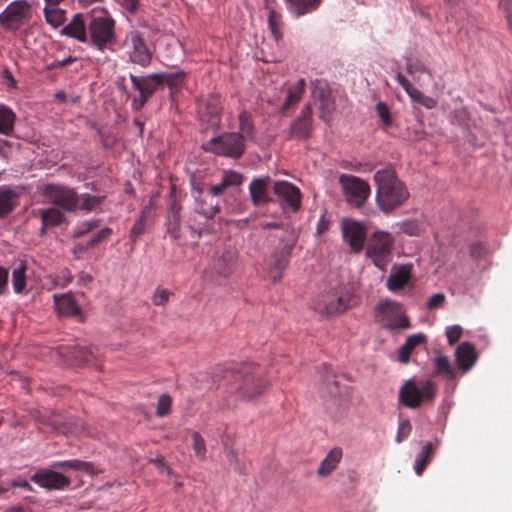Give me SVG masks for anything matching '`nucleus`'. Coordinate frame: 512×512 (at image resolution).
<instances>
[{
  "instance_id": "f257e3e1",
  "label": "nucleus",
  "mask_w": 512,
  "mask_h": 512,
  "mask_svg": "<svg viewBox=\"0 0 512 512\" xmlns=\"http://www.w3.org/2000/svg\"><path fill=\"white\" fill-rule=\"evenodd\" d=\"M374 181L377 185L376 204L385 214L402 206L410 196L407 186L397 177L392 167L376 171Z\"/></svg>"
},
{
  "instance_id": "f03ea898",
  "label": "nucleus",
  "mask_w": 512,
  "mask_h": 512,
  "mask_svg": "<svg viewBox=\"0 0 512 512\" xmlns=\"http://www.w3.org/2000/svg\"><path fill=\"white\" fill-rule=\"evenodd\" d=\"M436 384L432 380L408 379L399 389V401L404 406L416 409L430 404L436 396Z\"/></svg>"
},
{
  "instance_id": "7ed1b4c3",
  "label": "nucleus",
  "mask_w": 512,
  "mask_h": 512,
  "mask_svg": "<svg viewBox=\"0 0 512 512\" xmlns=\"http://www.w3.org/2000/svg\"><path fill=\"white\" fill-rule=\"evenodd\" d=\"M88 37L91 44L98 50L104 51L113 44L116 38L115 20L108 12L102 15L90 17L88 20Z\"/></svg>"
},
{
  "instance_id": "20e7f679",
  "label": "nucleus",
  "mask_w": 512,
  "mask_h": 512,
  "mask_svg": "<svg viewBox=\"0 0 512 512\" xmlns=\"http://www.w3.org/2000/svg\"><path fill=\"white\" fill-rule=\"evenodd\" d=\"M204 149L219 156L238 159L244 154L245 142L239 133L227 132L211 138Z\"/></svg>"
},
{
  "instance_id": "39448f33",
  "label": "nucleus",
  "mask_w": 512,
  "mask_h": 512,
  "mask_svg": "<svg viewBox=\"0 0 512 512\" xmlns=\"http://www.w3.org/2000/svg\"><path fill=\"white\" fill-rule=\"evenodd\" d=\"M339 184L346 202L359 208L365 204L370 196V185L365 180L350 174H341Z\"/></svg>"
},
{
  "instance_id": "423d86ee",
  "label": "nucleus",
  "mask_w": 512,
  "mask_h": 512,
  "mask_svg": "<svg viewBox=\"0 0 512 512\" xmlns=\"http://www.w3.org/2000/svg\"><path fill=\"white\" fill-rule=\"evenodd\" d=\"M376 311L379 321L386 329H407L410 325L402 305L396 301H382L377 305Z\"/></svg>"
},
{
  "instance_id": "0eeeda50",
  "label": "nucleus",
  "mask_w": 512,
  "mask_h": 512,
  "mask_svg": "<svg viewBox=\"0 0 512 512\" xmlns=\"http://www.w3.org/2000/svg\"><path fill=\"white\" fill-rule=\"evenodd\" d=\"M353 299L342 291H329L318 296L313 302L315 311L322 315H332L347 310Z\"/></svg>"
},
{
  "instance_id": "6e6552de",
  "label": "nucleus",
  "mask_w": 512,
  "mask_h": 512,
  "mask_svg": "<svg viewBox=\"0 0 512 512\" xmlns=\"http://www.w3.org/2000/svg\"><path fill=\"white\" fill-rule=\"evenodd\" d=\"M31 4L27 0H14L0 13V25L16 31L31 17Z\"/></svg>"
},
{
  "instance_id": "1a4fd4ad",
  "label": "nucleus",
  "mask_w": 512,
  "mask_h": 512,
  "mask_svg": "<svg viewBox=\"0 0 512 512\" xmlns=\"http://www.w3.org/2000/svg\"><path fill=\"white\" fill-rule=\"evenodd\" d=\"M43 194L57 208L64 212H73L78 209L79 195L71 188L56 184H47Z\"/></svg>"
},
{
  "instance_id": "9d476101",
  "label": "nucleus",
  "mask_w": 512,
  "mask_h": 512,
  "mask_svg": "<svg viewBox=\"0 0 512 512\" xmlns=\"http://www.w3.org/2000/svg\"><path fill=\"white\" fill-rule=\"evenodd\" d=\"M123 44L132 63L143 67L150 64L152 52L139 31L134 29L129 31L125 36Z\"/></svg>"
},
{
  "instance_id": "9b49d317",
  "label": "nucleus",
  "mask_w": 512,
  "mask_h": 512,
  "mask_svg": "<svg viewBox=\"0 0 512 512\" xmlns=\"http://www.w3.org/2000/svg\"><path fill=\"white\" fill-rule=\"evenodd\" d=\"M392 236L387 232H375L366 248V255L373 260L378 268L385 266V259L391 252Z\"/></svg>"
},
{
  "instance_id": "f8f14e48",
  "label": "nucleus",
  "mask_w": 512,
  "mask_h": 512,
  "mask_svg": "<svg viewBox=\"0 0 512 512\" xmlns=\"http://www.w3.org/2000/svg\"><path fill=\"white\" fill-rule=\"evenodd\" d=\"M295 242V234L289 232L287 239L281 242L279 249L272 255L269 263V274L273 281H278L282 277L283 271L288 266L289 257Z\"/></svg>"
},
{
  "instance_id": "ddd939ff",
  "label": "nucleus",
  "mask_w": 512,
  "mask_h": 512,
  "mask_svg": "<svg viewBox=\"0 0 512 512\" xmlns=\"http://www.w3.org/2000/svg\"><path fill=\"white\" fill-rule=\"evenodd\" d=\"M161 77L162 76L157 73L145 77L130 75L133 88L140 93L139 99L134 98L132 100V107L135 110H140L147 102L148 98L154 94L157 87L161 85Z\"/></svg>"
},
{
  "instance_id": "4468645a",
  "label": "nucleus",
  "mask_w": 512,
  "mask_h": 512,
  "mask_svg": "<svg viewBox=\"0 0 512 512\" xmlns=\"http://www.w3.org/2000/svg\"><path fill=\"white\" fill-rule=\"evenodd\" d=\"M31 481L47 490H63L69 487L71 480L69 477L58 472L57 469L41 468L37 470L32 476Z\"/></svg>"
},
{
  "instance_id": "2eb2a0df",
  "label": "nucleus",
  "mask_w": 512,
  "mask_h": 512,
  "mask_svg": "<svg viewBox=\"0 0 512 512\" xmlns=\"http://www.w3.org/2000/svg\"><path fill=\"white\" fill-rule=\"evenodd\" d=\"M274 194L284 207L292 211H298L301 205V192L298 187L288 181H275L273 184Z\"/></svg>"
},
{
  "instance_id": "dca6fc26",
  "label": "nucleus",
  "mask_w": 512,
  "mask_h": 512,
  "mask_svg": "<svg viewBox=\"0 0 512 512\" xmlns=\"http://www.w3.org/2000/svg\"><path fill=\"white\" fill-rule=\"evenodd\" d=\"M313 131L312 107L304 105L299 116L295 118L289 127V135L296 139H307Z\"/></svg>"
},
{
  "instance_id": "f3484780",
  "label": "nucleus",
  "mask_w": 512,
  "mask_h": 512,
  "mask_svg": "<svg viewBox=\"0 0 512 512\" xmlns=\"http://www.w3.org/2000/svg\"><path fill=\"white\" fill-rule=\"evenodd\" d=\"M341 228L343 238L351 249L356 253L360 252L364 246L366 235L365 227L355 220L346 219L343 220Z\"/></svg>"
},
{
  "instance_id": "a211bd4d",
  "label": "nucleus",
  "mask_w": 512,
  "mask_h": 512,
  "mask_svg": "<svg viewBox=\"0 0 512 512\" xmlns=\"http://www.w3.org/2000/svg\"><path fill=\"white\" fill-rule=\"evenodd\" d=\"M250 370L251 368L245 367L242 371L244 377V383L241 387L242 395L248 400L261 395L267 388V383L264 381L262 374L258 370Z\"/></svg>"
},
{
  "instance_id": "6ab92c4d",
  "label": "nucleus",
  "mask_w": 512,
  "mask_h": 512,
  "mask_svg": "<svg viewBox=\"0 0 512 512\" xmlns=\"http://www.w3.org/2000/svg\"><path fill=\"white\" fill-rule=\"evenodd\" d=\"M86 17H89V15L76 13L69 23L61 29V35L73 38L81 43H87L89 41V37L88 21Z\"/></svg>"
},
{
  "instance_id": "aec40b11",
  "label": "nucleus",
  "mask_w": 512,
  "mask_h": 512,
  "mask_svg": "<svg viewBox=\"0 0 512 512\" xmlns=\"http://www.w3.org/2000/svg\"><path fill=\"white\" fill-rule=\"evenodd\" d=\"M270 177H259L252 180L249 193L254 205L266 204L272 201L269 195Z\"/></svg>"
},
{
  "instance_id": "412c9836",
  "label": "nucleus",
  "mask_w": 512,
  "mask_h": 512,
  "mask_svg": "<svg viewBox=\"0 0 512 512\" xmlns=\"http://www.w3.org/2000/svg\"><path fill=\"white\" fill-rule=\"evenodd\" d=\"M165 233L170 237L172 241H177L181 239L182 226H181V215H180V207L176 202H173L168 211L165 221Z\"/></svg>"
},
{
  "instance_id": "4be33fe9",
  "label": "nucleus",
  "mask_w": 512,
  "mask_h": 512,
  "mask_svg": "<svg viewBox=\"0 0 512 512\" xmlns=\"http://www.w3.org/2000/svg\"><path fill=\"white\" fill-rule=\"evenodd\" d=\"M411 266L400 265L395 267L386 279V287L391 292H398L410 281Z\"/></svg>"
},
{
  "instance_id": "5701e85b",
  "label": "nucleus",
  "mask_w": 512,
  "mask_h": 512,
  "mask_svg": "<svg viewBox=\"0 0 512 512\" xmlns=\"http://www.w3.org/2000/svg\"><path fill=\"white\" fill-rule=\"evenodd\" d=\"M56 310L60 315L68 317H81V309L74 299L73 294H54L53 295Z\"/></svg>"
},
{
  "instance_id": "b1692460",
  "label": "nucleus",
  "mask_w": 512,
  "mask_h": 512,
  "mask_svg": "<svg viewBox=\"0 0 512 512\" xmlns=\"http://www.w3.org/2000/svg\"><path fill=\"white\" fill-rule=\"evenodd\" d=\"M42 226L40 228V234L44 235L47 228L61 225L66 221L64 211L55 207L54 205L48 208L39 210Z\"/></svg>"
},
{
  "instance_id": "393cba45",
  "label": "nucleus",
  "mask_w": 512,
  "mask_h": 512,
  "mask_svg": "<svg viewBox=\"0 0 512 512\" xmlns=\"http://www.w3.org/2000/svg\"><path fill=\"white\" fill-rule=\"evenodd\" d=\"M458 367L465 373L469 371L477 360L475 347L469 342L461 343L455 351Z\"/></svg>"
},
{
  "instance_id": "a878e982",
  "label": "nucleus",
  "mask_w": 512,
  "mask_h": 512,
  "mask_svg": "<svg viewBox=\"0 0 512 512\" xmlns=\"http://www.w3.org/2000/svg\"><path fill=\"white\" fill-rule=\"evenodd\" d=\"M50 424L54 430L63 434L80 435L84 432L82 421L73 417L62 419L61 417L56 416L52 419Z\"/></svg>"
},
{
  "instance_id": "bb28decb",
  "label": "nucleus",
  "mask_w": 512,
  "mask_h": 512,
  "mask_svg": "<svg viewBox=\"0 0 512 512\" xmlns=\"http://www.w3.org/2000/svg\"><path fill=\"white\" fill-rule=\"evenodd\" d=\"M52 468L57 470H73L82 471L89 475L99 473V469L91 462L81 461L79 459H70L64 461H56L52 463Z\"/></svg>"
},
{
  "instance_id": "cd10ccee",
  "label": "nucleus",
  "mask_w": 512,
  "mask_h": 512,
  "mask_svg": "<svg viewBox=\"0 0 512 512\" xmlns=\"http://www.w3.org/2000/svg\"><path fill=\"white\" fill-rule=\"evenodd\" d=\"M343 456L340 447L332 448L321 461L317 473L322 477L330 475L338 466Z\"/></svg>"
},
{
  "instance_id": "c85d7f7f",
  "label": "nucleus",
  "mask_w": 512,
  "mask_h": 512,
  "mask_svg": "<svg viewBox=\"0 0 512 512\" xmlns=\"http://www.w3.org/2000/svg\"><path fill=\"white\" fill-rule=\"evenodd\" d=\"M155 209L154 202L150 200L149 204L146 205L139 217L132 226L130 230V239L134 243L137 238L145 233L146 231V223L148 220L152 219L154 214L153 211Z\"/></svg>"
},
{
  "instance_id": "c756f323",
  "label": "nucleus",
  "mask_w": 512,
  "mask_h": 512,
  "mask_svg": "<svg viewBox=\"0 0 512 512\" xmlns=\"http://www.w3.org/2000/svg\"><path fill=\"white\" fill-rule=\"evenodd\" d=\"M322 0H284L287 9L296 17L316 11Z\"/></svg>"
},
{
  "instance_id": "7c9ffc66",
  "label": "nucleus",
  "mask_w": 512,
  "mask_h": 512,
  "mask_svg": "<svg viewBox=\"0 0 512 512\" xmlns=\"http://www.w3.org/2000/svg\"><path fill=\"white\" fill-rule=\"evenodd\" d=\"M243 182V175L236 171L224 172L219 184L210 187L209 191L213 196H219L224 193L228 187L239 186Z\"/></svg>"
},
{
  "instance_id": "2f4dec72",
  "label": "nucleus",
  "mask_w": 512,
  "mask_h": 512,
  "mask_svg": "<svg viewBox=\"0 0 512 512\" xmlns=\"http://www.w3.org/2000/svg\"><path fill=\"white\" fill-rule=\"evenodd\" d=\"M424 342L425 336L423 334H414L407 337L405 343L399 348V361L407 364L413 349Z\"/></svg>"
},
{
  "instance_id": "473e14b6",
  "label": "nucleus",
  "mask_w": 512,
  "mask_h": 512,
  "mask_svg": "<svg viewBox=\"0 0 512 512\" xmlns=\"http://www.w3.org/2000/svg\"><path fill=\"white\" fill-rule=\"evenodd\" d=\"M305 90V80L299 79L298 82L290 87L287 92V96L285 98L283 104V110L289 109L291 106H294L299 102Z\"/></svg>"
},
{
  "instance_id": "72a5a7b5",
  "label": "nucleus",
  "mask_w": 512,
  "mask_h": 512,
  "mask_svg": "<svg viewBox=\"0 0 512 512\" xmlns=\"http://www.w3.org/2000/svg\"><path fill=\"white\" fill-rule=\"evenodd\" d=\"M433 366L436 374H444L452 379L456 376V369L451 365L449 358L439 354L433 359Z\"/></svg>"
},
{
  "instance_id": "f704fd0d",
  "label": "nucleus",
  "mask_w": 512,
  "mask_h": 512,
  "mask_svg": "<svg viewBox=\"0 0 512 512\" xmlns=\"http://www.w3.org/2000/svg\"><path fill=\"white\" fill-rule=\"evenodd\" d=\"M433 446L431 442H427L421 449V451L416 456L415 462H414V470L415 473L420 476L422 475L423 471L425 470L428 462L431 459Z\"/></svg>"
},
{
  "instance_id": "c9c22d12",
  "label": "nucleus",
  "mask_w": 512,
  "mask_h": 512,
  "mask_svg": "<svg viewBox=\"0 0 512 512\" xmlns=\"http://www.w3.org/2000/svg\"><path fill=\"white\" fill-rule=\"evenodd\" d=\"M335 110V103L329 93L324 90L320 91V119L329 122L332 118V113Z\"/></svg>"
},
{
  "instance_id": "e433bc0d",
  "label": "nucleus",
  "mask_w": 512,
  "mask_h": 512,
  "mask_svg": "<svg viewBox=\"0 0 512 512\" xmlns=\"http://www.w3.org/2000/svg\"><path fill=\"white\" fill-rule=\"evenodd\" d=\"M282 15L273 8H268V27L276 40L282 38Z\"/></svg>"
},
{
  "instance_id": "4c0bfd02",
  "label": "nucleus",
  "mask_w": 512,
  "mask_h": 512,
  "mask_svg": "<svg viewBox=\"0 0 512 512\" xmlns=\"http://www.w3.org/2000/svg\"><path fill=\"white\" fill-rule=\"evenodd\" d=\"M43 12L46 22L54 28L61 26L65 21L66 11L64 9L45 6Z\"/></svg>"
},
{
  "instance_id": "58836bf2",
  "label": "nucleus",
  "mask_w": 512,
  "mask_h": 512,
  "mask_svg": "<svg viewBox=\"0 0 512 512\" xmlns=\"http://www.w3.org/2000/svg\"><path fill=\"white\" fill-rule=\"evenodd\" d=\"M103 196L90 195L88 193L79 195L78 209L90 212L96 210L103 202Z\"/></svg>"
},
{
  "instance_id": "ea45409f",
  "label": "nucleus",
  "mask_w": 512,
  "mask_h": 512,
  "mask_svg": "<svg viewBox=\"0 0 512 512\" xmlns=\"http://www.w3.org/2000/svg\"><path fill=\"white\" fill-rule=\"evenodd\" d=\"M15 114L5 106H0V134L8 135L13 130Z\"/></svg>"
},
{
  "instance_id": "a19ab883",
  "label": "nucleus",
  "mask_w": 512,
  "mask_h": 512,
  "mask_svg": "<svg viewBox=\"0 0 512 512\" xmlns=\"http://www.w3.org/2000/svg\"><path fill=\"white\" fill-rule=\"evenodd\" d=\"M26 264L24 262H20L19 266L14 268L12 272V285L13 289L16 293H21L26 285Z\"/></svg>"
},
{
  "instance_id": "79ce46f5",
  "label": "nucleus",
  "mask_w": 512,
  "mask_h": 512,
  "mask_svg": "<svg viewBox=\"0 0 512 512\" xmlns=\"http://www.w3.org/2000/svg\"><path fill=\"white\" fill-rule=\"evenodd\" d=\"M14 192L10 189L0 190V218L8 215L14 209Z\"/></svg>"
},
{
  "instance_id": "37998d69",
  "label": "nucleus",
  "mask_w": 512,
  "mask_h": 512,
  "mask_svg": "<svg viewBox=\"0 0 512 512\" xmlns=\"http://www.w3.org/2000/svg\"><path fill=\"white\" fill-rule=\"evenodd\" d=\"M254 127L249 118V115L246 112H242L239 114V135L243 137L245 141L248 138L253 136Z\"/></svg>"
},
{
  "instance_id": "c03bdc74",
  "label": "nucleus",
  "mask_w": 512,
  "mask_h": 512,
  "mask_svg": "<svg viewBox=\"0 0 512 512\" xmlns=\"http://www.w3.org/2000/svg\"><path fill=\"white\" fill-rule=\"evenodd\" d=\"M192 448L195 453V456L199 460H204L206 458L205 440L198 432L192 433Z\"/></svg>"
},
{
  "instance_id": "a18cd8bd",
  "label": "nucleus",
  "mask_w": 512,
  "mask_h": 512,
  "mask_svg": "<svg viewBox=\"0 0 512 512\" xmlns=\"http://www.w3.org/2000/svg\"><path fill=\"white\" fill-rule=\"evenodd\" d=\"M406 71L414 79H418L420 74L429 73L426 66L419 60L407 59Z\"/></svg>"
},
{
  "instance_id": "49530a36",
  "label": "nucleus",
  "mask_w": 512,
  "mask_h": 512,
  "mask_svg": "<svg viewBox=\"0 0 512 512\" xmlns=\"http://www.w3.org/2000/svg\"><path fill=\"white\" fill-rule=\"evenodd\" d=\"M196 203L195 212L203 215L207 219H212L217 213L220 212V207L218 204L205 207L202 201L197 200Z\"/></svg>"
},
{
  "instance_id": "de8ad7c7",
  "label": "nucleus",
  "mask_w": 512,
  "mask_h": 512,
  "mask_svg": "<svg viewBox=\"0 0 512 512\" xmlns=\"http://www.w3.org/2000/svg\"><path fill=\"white\" fill-rule=\"evenodd\" d=\"M171 404L172 400L171 397L168 394H162L160 395L157 403V410L156 414L159 417L166 416L171 411Z\"/></svg>"
},
{
  "instance_id": "09e8293b",
  "label": "nucleus",
  "mask_w": 512,
  "mask_h": 512,
  "mask_svg": "<svg viewBox=\"0 0 512 512\" xmlns=\"http://www.w3.org/2000/svg\"><path fill=\"white\" fill-rule=\"evenodd\" d=\"M375 109H376V113H377L378 117L380 118L382 124L385 127L390 126L392 123V119H391L390 110H389V107L387 106V104L384 102H378L376 104Z\"/></svg>"
},
{
  "instance_id": "8fccbe9b",
  "label": "nucleus",
  "mask_w": 512,
  "mask_h": 512,
  "mask_svg": "<svg viewBox=\"0 0 512 512\" xmlns=\"http://www.w3.org/2000/svg\"><path fill=\"white\" fill-rule=\"evenodd\" d=\"M498 9L505 16L508 28L512 31V0H498Z\"/></svg>"
},
{
  "instance_id": "3c124183",
  "label": "nucleus",
  "mask_w": 512,
  "mask_h": 512,
  "mask_svg": "<svg viewBox=\"0 0 512 512\" xmlns=\"http://www.w3.org/2000/svg\"><path fill=\"white\" fill-rule=\"evenodd\" d=\"M160 76H163L160 78L161 84L166 83L169 86H175L178 85L183 77V72H177V73H157Z\"/></svg>"
},
{
  "instance_id": "603ef678",
  "label": "nucleus",
  "mask_w": 512,
  "mask_h": 512,
  "mask_svg": "<svg viewBox=\"0 0 512 512\" xmlns=\"http://www.w3.org/2000/svg\"><path fill=\"white\" fill-rule=\"evenodd\" d=\"M171 295H172V293L170 291H168L167 289L157 288L153 294L152 301H153L154 305L163 306L168 302L169 297Z\"/></svg>"
},
{
  "instance_id": "864d4df0",
  "label": "nucleus",
  "mask_w": 512,
  "mask_h": 512,
  "mask_svg": "<svg viewBox=\"0 0 512 512\" xmlns=\"http://www.w3.org/2000/svg\"><path fill=\"white\" fill-rule=\"evenodd\" d=\"M412 430V426L408 420H402L398 424L397 434H396V442L401 443L404 439L408 437Z\"/></svg>"
},
{
  "instance_id": "5fc2aeb1",
  "label": "nucleus",
  "mask_w": 512,
  "mask_h": 512,
  "mask_svg": "<svg viewBox=\"0 0 512 512\" xmlns=\"http://www.w3.org/2000/svg\"><path fill=\"white\" fill-rule=\"evenodd\" d=\"M98 225V220L84 221L81 224H79L77 231H75L74 233V237H81L86 233L90 232L91 230H93L94 228H96Z\"/></svg>"
},
{
  "instance_id": "6e6d98bb",
  "label": "nucleus",
  "mask_w": 512,
  "mask_h": 512,
  "mask_svg": "<svg viewBox=\"0 0 512 512\" xmlns=\"http://www.w3.org/2000/svg\"><path fill=\"white\" fill-rule=\"evenodd\" d=\"M453 119L462 126H465L468 124V121L470 119L469 111L466 107H460L454 110L453 112Z\"/></svg>"
},
{
  "instance_id": "4d7b16f0",
  "label": "nucleus",
  "mask_w": 512,
  "mask_h": 512,
  "mask_svg": "<svg viewBox=\"0 0 512 512\" xmlns=\"http://www.w3.org/2000/svg\"><path fill=\"white\" fill-rule=\"evenodd\" d=\"M462 335V328L459 325H453L446 328V337L450 345L455 344Z\"/></svg>"
},
{
  "instance_id": "13d9d810",
  "label": "nucleus",
  "mask_w": 512,
  "mask_h": 512,
  "mask_svg": "<svg viewBox=\"0 0 512 512\" xmlns=\"http://www.w3.org/2000/svg\"><path fill=\"white\" fill-rule=\"evenodd\" d=\"M112 234V229L109 227H105L98 231L88 242L89 247H93L103 240L107 239Z\"/></svg>"
},
{
  "instance_id": "bf43d9fd",
  "label": "nucleus",
  "mask_w": 512,
  "mask_h": 512,
  "mask_svg": "<svg viewBox=\"0 0 512 512\" xmlns=\"http://www.w3.org/2000/svg\"><path fill=\"white\" fill-rule=\"evenodd\" d=\"M446 296L444 293H436L432 295L427 301V308L430 310L440 308L444 305Z\"/></svg>"
},
{
  "instance_id": "052dcab7",
  "label": "nucleus",
  "mask_w": 512,
  "mask_h": 512,
  "mask_svg": "<svg viewBox=\"0 0 512 512\" xmlns=\"http://www.w3.org/2000/svg\"><path fill=\"white\" fill-rule=\"evenodd\" d=\"M325 385L327 386L328 393L331 396H336L340 393L338 381L333 376H327L325 379Z\"/></svg>"
},
{
  "instance_id": "680f3d73",
  "label": "nucleus",
  "mask_w": 512,
  "mask_h": 512,
  "mask_svg": "<svg viewBox=\"0 0 512 512\" xmlns=\"http://www.w3.org/2000/svg\"><path fill=\"white\" fill-rule=\"evenodd\" d=\"M74 357L83 362H89L91 352L87 348L79 347L73 352Z\"/></svg>"
},
{
  "instance_id": "e2e57ef3",
  "label": "nucleus",
  "mask_w": 512,
  "mask_h": 512,
  "mask_svg": "<svg viewBox=\"0 0 512 512\" xmlns=\"http://www.w3.org/2000/svg\"><path fill=\"white\" fill-rule=\"evenodd\" d=\"M118 2L126 11L135 13L138 8L139 0H118Z\"/></svg>"
},
{
  "instance_id": "0e129e2a",
  "label": "nucleus",
  "mask_w": 512,
  "mask_h": 512,
  "mask_svg": "<svg viewBox=\"0 0 512 512\" xmlns=\"http://www.w3.org/2000/svg\"><path fill=\"white\" fill-rule=\"evenodd\" d=\"M74 61H75V58H73L72 56H68L67 58H65L63 60H56V61L52 62L48 66V69L52 70V69H56V68H63V67L68 66L69 64L73 63Z\"/></svg>"
},
{
  "instance_id": "69168bd1",
  "label": "nucleus",
  "mask_w": 512,
  "mask_h": 512,
  "mask_svg": "<svg viewBox=\"0 0 512 512\" xmlns=\"http://www.w3.org/2000/svg\"><path fill=\"white\" fill-rule=\"evenodd\" d=\"M8 270L0 266V295H2L7 287Z\"/></svg>"
},
{
  "instance_id": "338daca9",
  "label": "nucleus",
  "mask_w": 512,
  "mask_h": 512,
  "mask_svg": "<svg viewBox=\"0 0 512 512\" xmlns=\"http://www.w3.org/2000/svg\"><path fill=\"white\" fill-rule=\"evenodd\" d=\"M396 80L399 83V85L405 90L406 93L413 87L409 80L401 73H398L396 75Z\"/></svg>"
},
{
  "instance_id": "774afa93",
  "label": "nucleus",
  "mask_w": 512,
  "mask_h": 512,
  "mask_svg": "<svg viewBox=\"0 0 512 512\" xmlns=\"http://www.w3.org/2000/svg\"><path fill=\"white\" fill-rule=\"evenodd\" d=\"M419 104H421L422 106H424L427 109H433L436 107L437 101L430 96L423 95Z\"/></svg>"
}]
</instances>
